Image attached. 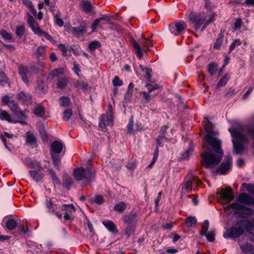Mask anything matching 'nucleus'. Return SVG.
Wrapping results in <instances>:
<instances>
[{"instance_id": "44", "label": "nucleus", "mask_w": 254, "mask_h": 254, "mask_svg": "<svg viewBox=\"0 0 254 254\" xmlns=\"http://www.w3.org/2000/svg\"><path fill=\"white\" fill-rule=\"evenodd\" d=\"M34 113L37 117H43L45 115V108L41 106H38L35 108Z\"/></svg>"}, {"instance_id": "13", "label": "nucleus", "mask_w": 254, "mask_h": 254, "mask_svg": "<svg viewBox=\"0 0 254 254\" xmlns=\"http://www.w3.org/2000/svg\"><path fill=\"white\" fill-rule=\"evenodd\" d=\"M189 179L187 181L186 183L184 185V187L183 189H184L187 191L191 190L192 185L193 184H195L197 186H200L201 184L200 180L198 179L195 176H192L191 174L188 176Z\"/></svg>"}, {"instance_id": "64", "label": "nucleus", "mask_w": 254, "mask_h": 254, "mask_svg": "<svg viewBox=\"0 0 254 254\" xmlns=\"http://www.w3.org/2000/svg\"><path fill=\"white\" fill-rule=\"evenodd\" d=\"M43 141H47L48 140V135L44 128L41 129L39 131Z\"/></svg>"}, {"instance_id": "2", "label": "nucleus", "mask_w": 254, "mask_h": 254, "mask_svg": "<svg viewBox=\"0 0 254 254\" xmlns=\"http://www.w3.org/2000/svg\"><path fill=\"white\" fill-rule=\"evenodd\" d=\"M247 220H240L237 221L234 225L227 229L223 234L225 238H236L239 237L244 232L246 228V224H249Z\"/></svg>"}, {"instance_id": "1", "label": "nucleus", "mask_w": 254, "mask_h": 254, "mask_svg": "<svg viewBox=\"0 0 254 254\" xmlns=\"http://www.w3.org/2000/svg\"><path fill=\"white\" fill-rule=\"evenodd\" d=\"M203 152L201 154V164L205 168H210L218 165L222 160L223 150L221 141L210 134H206L204 137Z\"/></svg>"}, {"instance_id": "6", "label": "nucleus", "mask_w": 254, "mask_h": 254, "mask_svg": "<svg viewBox=\"0 0 254 254\" xmlns=\"http://www.w3.org/2000/svg\"><path fill=\"white\" fill-rule=\"evenodd\" d=\"M187 27V24L183 21H176L169 25L170 31L175 36L183 33Z\"/></svg>"}, {"instance_id": "26", "label": "nucleus", "mask_w": 254, "mask_h": 254, "mask_svg": "<svg viewBox=\"0 0 254 254\" xmlns=\"http://www.w3.org/2000/svg\"><path fill=\"white\" fill-rule=\"evenodd\" d=\"M242 251L247 254H254V246L250 243H247L240 246Z\"/></svg>"}, {"instance_id": "40", "label": "nucleus", "mask_w": 254, "mask_h": 254, "mask_svg": "<svg viewBox=\"0 0 254 254\" xmlns=\"http://www.w3.org/2000/svg\"><path fill=\"white\" fill-rule=\"evenodd\" d=\"M59 209L61 211H65V212H68L69 214L75 211L74 207L72 204H63L60 206Z\"/></svg>"}, {"instance_id": "57", "label": "nucleus", "mask_w": 254, "mask_h": 254, "mask_svg": "<svg viewBox=\"0 0 254 254\" xmlns=\"http://www.w3.org/2000/svg\"><path fill=\"white\" fill-rule=\"evenodd\" d=\"M242 42L240 39H236L233 41L229 47V53L231 52L236 46L241 45Z\"/></svg>"}, {"instance_id": "29", "label": "nucleus", "mask_w": 254, "mask_h": 254, "mask_svg": "<svg viewBox=\"0 0 254 254\" xmlns=\"http://www.w3.org/2000/svg\"><path fill=\"white\" fill-rule=\"evenodd\" d=\"M46 51V47L40 46L36 50L35 55L37 59L43 60L45 57Z\"/></svg>"}, {"instance_id": "54", "label": "nucleus", "mask_w": 254, "mask_h": 254, "mask_svg": "<svg viewBox=\"0 0 254 254\" xmlns=\"http://www.w3.org/2000/svg\"><path fill=\"white\" fill-rule=\"evenodd\" d=\"M209 223L208 220H204V221L203 222V223L202 224V225L201 227V229L200 232V234L201 235L203 236L204 234H206V232H207V231L208 229V228H209Z\"/></svg>"}, {"instance_id": "11", "label": "nucleus", "mask_w": 254, "mask_h": 254, "mask_svg": "<svg viewBox=\"0 0 254 254\" xmlns=\"http://www.w3.org/2000/svg\"><path fill=\"white\" fill-rule=\"evenodd\" d=\"M230 208L232 209H236L242 211V214L248 216H250L253 215L254 210L244 205L243 204H240L237 202L232 203L230 205Z\"/></svg>"}, {"instance_id": "49", "label": "nucleus", "mask_w": 254, "mask_h": 254, "mask_svg": "<svg viewBox=\"0 0 254 254\" xmlns=\"http://www.w3.org/2000/svg\"><path fill=\"white\" fill-rule=\"evenodd\" d=\"M63 72V69L62 68L54 69L49 73V77H51V78H53L58 76L60 73H62Z\"/></svg>"}, {"instance_id": "31", "label": "nucleus", "mask_w": 254, "mask_h": 254, "mask_svg": "<svg viewBox=\"0 0 254 254\" xmlns=\"http://www.w3.org/2000/svg\"><path fill=\"white\" fill-rule=\"evenodd\" d=\"M26 143L31 145L36 144V137L33 133L29 131L26 133Z\"/></svg>"}, {"instance_id": "36", "label": "nucleus", "mask_w": 254, "mask_h": 254, "mask_svg": "<svg viewBox=\"0 0 254 254\" xmlns=\"http://www.w3.org/2000/svg\"><path fill=\"white\" fill-rule=\"evenodd\" d=\"M193 146L191 143H190L188 149H187L185 152H184L181 156V159L183 160H187L189 159L190 156L193 152Z\"/></svg>"}, {"instance_id": "34", "label": "nucleus", "mask_w": 254, "mask_h": 254, "mask_svg": "<svg viewBox=\"0 0 254 254\" xmlns=\"http://www.w3.org/2000/svg\"><path fill=\"white\" fill-rule=\"evenodd\" d=\"M127 208V204L124 201H121L116 204L114 209L115 211L119 213L123 212Z\"/></svg>"}, {"instance_id": "15", "label": "nucleus", "mask_w": 254, "mask_h": 254, "mask_svg": "<svg viewBox=\"0 0 254 254\" xmlns=\"http://www.w3.org/2000/svg\"><path fill=\"white\" fill-rule=\"evenodd\" d=\"M17 98L19 101L24 105H29L31 103L32 97L27 92L21 91L17 95Z\"/></svg>"}, {"instance_id": "56", "label": "nucleus", "mask_w": 254, "mask_h": 254, "mask_svg": "<svg viewBox=\"0 0 254 254\" xmlns=\"http://www.w3.org/2000/svg\"><path fill=\"white\" fill-rule=\"evenodd\" d=\"M101 46L100 42L94 41L91 42L89 45V49L91 51H94L95 49L100 47Z\"/></svg>"}, {"instance_id": "35", "label": "nucleus", "mask_w": 254, "mask_h": 254, "mask_svg": "<svg viewBox=\"0 0 254 254\" xmlns=\"http://www.w3.org/2000/svg\"><path fill=\"white\" fill-rule=\"evenodd\" d=\"M73 184V180L71 177L65 175L64 176L63 186L66 189L69 190Z\"/></svg>"}, {"instance_id": "41", "label": "nucleus", "mask_w": 254, "mask_h": 254, "mask_svg": "<svg viewBox=\"0 0 254 254\" xmlns=\"http://www.w3.org/2000/svg\"><path fill=\"white\" fill-rule=\"evenodd\" d=\"M134 86V84L132 82L129 83L127 90L125 94V98L126 99L129 100L131 98Z\"/></svg>"}, {"instance_id": "50", "label": "nucleus", "mask_w": 254, "mask_h": 254, "mask_svg": "<svg viewBox=\"0 0 254 254\" xmlns=\"http://www.w3.org/2000/svg\"><path fill=\"white\" fill-rule=\"evenodd\" d=\"M203 236H205L208 242H213L215 240V234L214 230H210L207 233L206 232V234H204Z\"/></svg>"}, {"instance_id": "25", "label": "nucleus", "mask_w": 254, "mask_h": 254, "mask_svg": "<svg viewBox=\"0 0 254 254\" xmlns=\"http://www.w3.org/2000/svg\"><path fill=\"white\" fill-rule=\"evenodd\" d=\"M35 34L40 37L44 36L46 39L50 41L53 44L56 43V41L50 35H49L46 31L42 30L40 28L37 29Z\"/></svg>"}, {"instance_id": "61", "label": "nucleus", "mask_w": 254, "mask_h": 254, "mask_svg": "<svg viewBox=\"0 0 254 254\" xmlns=\"http://www.w3.org/2000/svg\"><path fill=\"white\" fill-rule=\"evenodd\" d=\"M168 128V127L167 126H163L160 130L159 135L163 136H164L165 137V138L169 139V135L168 134V132L166 131Z\"/></svg>"}, {"instance_id": "43", "label": "nucleus", "mask_w": 254, "mask_h": 254, "mask_svg": "<svg viewBox=\"0 0 254 254\" xmlns=\"http://www.w3.org/2000/svg\"><path fill=\"white\" fill-rule=\"evenodd\" d=\"M205 124L204 125V128L205 131L208 133L207 134H209L212 132V128L213 127L212 124L209 121L208 117H207L205 118Z\"/></svg>"}, {"instance_id": "28", "label": "nucleus", "mask_w": 254, "mask_h": 254, "mask_svg": "<svg viewBox=\"0 0 254 254\" xmlns=\"http://www.w3.org/2000/svg\"><path fill=\"white\" fill-rule=\"evenodd\" d=\"M15 34L16 36L21 39L26 35V27L24 25L17 26L15 28Z\"/></svg>"}, {"instance_id": "48", "label": "nucleus", "mask_w": 254, "mask_h": 254, "mask_svg": "<svg viewBox=\"0 0 254 254\" xmlns=\"http://www.w3.org/2000/svg\"><path fill=\"white\" fill-rule=\"evenodd\" d=\"M224 36L220 34L219 37L217 39L216 42L214 44L213 48L216 50H219L222 44Z\"/></svg>"}, {"instance_id": "18", "label": "nucleus", "mask_w": 254, "mask_h": 254, "mask_svg": "<svg viewBox=\"0 0 254 254\" xmlns=\"http://www.w3.org/2000/svg\"><path fill=\"white\" fill-rule=\"evenodd\" d=\"M86 26L83 24L80 27H71L70 31L73 36L78 37L86 32Z\"/></svg>"}, {"instance_id": "4", "label": "nucleus", "mask_w": 254, "mask_h": 254, "mask_svg": "<svg viewBox=\"0 0 254 254\" xmlns=\"http://www.w3.org/2000/svg\"><path fill=\"white\" fill-rule=\"evenodd\" d=\"M232 137V140L234 148V151L237 154H241L244 151L243 142L247 140L246 135L242 132L236 129H229Z\"/></svg>"}, {"instance_id": "24", "label": "nucleus", "mask_w": 254, "mask_h": 254, "mask_svg": "<svg viewBox=\"0 0 254 254\" xmlns=\"http://www.w3.org/2000/svg\"><path fill=\"white\" fill-rule=\"evenodd\" d=\"M103 225L110 232L117 233L116 225L111 220H106L102 222Z\"/></svg>"}, {"instance_id": "19", "label": "nucleus", "mask_w": 254, "mask_h": 254, "mask_svg": "<svg viewBox=\"0 0 254 254\" xmlns=\"http://www.w3.org/2000/svg\"><path fill=\"white\" fill-rule=\"evenodd\" d=\"M27 18L26 19L28 26L31 28L33 32L35 33L38 28H40L39 24L36 21L34 18L29 13H27Z\"/></svg>"}, {"instance_id": "20", "label": "nucleus", "mask_w": 254, "mask_h": 254, "mask_svg": "<svg viewBox=\"0 0 254 254\" xmlns=\"http://www.w3.org/2000/svg\"><path fill=\"white\" fill-rule=\"evenodd\" d=\"M18 72L22 78V81L26 84H27L29 82L27 75L30 74L29 68L27 66L21 65L19 68Z\"/></svg>"}, {"instance_id": "33", "label": "nucleus", "mask_w": 254, "mask_h": 254, "mask_svg": "<svg viewBox=\"0 0 254 254\" xmlns=\"http://www.w3.org/2000/svg\"><path fill=\"white\" fill-rule=\"evenodd\" d=\"M0 120L9 123L13 122L10 115L5 111L0 109Z\"/></svg>"}, {"instance_id": "62", "label": "nucleus", "mask_w": 254, "mask_h": 254, "mask_svg": "<svg viewBox=\"0 0 254 254\" xmlns=\"http://www.w3.org/2000/svg\"><path fill=\"white\" fill-rule=\"evenodd\" d=\"M7 82V78L4 72H0V85H4Z\"/></svg>"}, {"instance_id": "47", "label": "nucleus", "mask_w": 254, "mask_h": 254, "mask_svg": "<svg viewBox=\"0 0 254 254\" xmlns=\"http://www.w3.org/2000/svg\"><path fill=\"white\" fill-rule=\"evenodd\" d=\"M196 219L191 216L188 217L185 219V223L188 226L190 227H192L194 226L195 224L196 223Z\"/></svg>"}, {"instance_id": "37", "label": "nucleus", "mask_w": 254, "mask_h": 254, "mask_svg": "<svg viewBox=\"0 0 254 254\" xmlns=\"http://www.w3.org/2000/svg\"><path fill=\"white\" fill-rule=\"evenodd\" d=\"M59 102L61 106L67 108L69 106L70 99L67 96H63L59 98Z\"/></svg>"}, {"instance_id": "52", "label": "nucleus", "mask_w": 254, "mask_h": 254, "mask_svg": "<svg viewBox=\"0 0 254 254\" xmlns=\"http://www.w3.org/2000/svg\"><path fill=\"white\" fill-rule=\"evenodd\" d=\"M169 139L165 138L164 136L159 135L156 138V146H163V143L168 140Z\"/></svg>"}, {"instance_id": "5", "label": "nucleus", "mask_w": 254, "mask_h": 254, "mask_svg": "<svg viewBox=\"0 0 254 254\" xmlns=\"http://www.w3.org/2000/svg\"><path fill=\"white\" fill-rule=\"evenodd\" d=\"M8 106L14 115L19 119V121L14 122V123H20L22 125H26V123L24 121L27 118L25 112L21 111L18 104L15 102V101L13 100V101H11L9 103Z\"/></svg>"}, {"instance_id": "23", "label": "nucleus", "mask_w": 254, "mask_h": 254, "mask_svg": "<svg viewBox=\"0 0 254 254\" xmlns=\"http://www.w3.org/2000/svg\"><path fill=\"white\" fill-rule=\"evenodd\" d=\"M132 45L133 49L135 50V54L137 57L141 59L143 57V53L142 52H146V51L144 50H142L138 43L135 40H133L132 41Z\"/></svg>"}, {"instance_id": "58", "label": "nucleus", "mask_w": 254, "mask_h": 254, "mask_svg": "<svg viewBox=\"0 0 254 254\" xmlns=\"http://www.w3.org/2000/svg\"><path fill=\"white\" fill-rule=\"evenodd\" d=\"M0 34L3 38H4V39H5L6 40H10L12 39L11 34L10 33L7 32L5 30H3V29L1 30L0 31Z\"/></svg>"}, {"instance_id": "45", "label": "nucleus", "mask_w": 254, "mask_h": 254, "mask_svg": "<svg viewBox=\"0 0 254 254\" xmlns=\"http://www.w3.org/2000/svg\"><path fill=\"white\" fill-rule=\"evenodd\" d=\"M218 65L214 63L210 64L208 65V71L211 75L215 74L217 70Z\"/></svg>"}, {"instance_id": "59", "label": "nucleus", "mask_w": 254, "mask_h": 254, "mask_svg": "<svg viewBox=\"0 0 254 254\" xmlns=\"http://www.w3.org/2000/svg\"><path fill=\"white\" fill-rule=\"evenodd\" d=\"M243 24L241 18H238L236 19V22L234 24V26L233 27V29L235 30H239L241 29Z\"/></svg>"}, {"instance_id": "3", "label": "nucleus", "mask_w": 254, "mask_h": 254, "mask_svg": "<svg viewBox=\"0 0 254 254\" xmlns=\"http://www.w3.org/2000/svg\"><path fill=\"white\" fill-rule=\"evenodd\" d=\"M73 176L77 181L85 179L86 184L91 183L95 178V171L92 167L85 169L83 167L77 168L73 171Z\"/></svg>"}, {"instance_id": "39", "label": "nucleus", "mask_w": 254, "mask_h": 254, "mask_svg": "<svg viewBox=\"0 0 254 254\" xmlns=\"http://www.w3.org/2000/svg\"><path fill=\"white\" fill-rule=\"evenodd\" d=\"M82 8L84 11L86 13H89L91 12L93 6L92 4L88 1H82Z\"/></svg>"}, {"instance_id": "42", "label": "nucleus", "mask_w": 254, "mask_h": 254, "mask_svg": "<svg viewBox=\"0 0 254 254\" xmlns=\"http://www.w3.org/2000/svg\"><path fill=\"white\" fill-rule=\"evenodd\" d=\"M52 158L53 163L58 170L59 169L61 159L58 154H50Z\"/></svg>"}, {"instance_id": "10", "label": "nucleus", "mask_w": 254, "mask_h": 254, "mask_svg": "<svg viewBox=\"0 0 254 254\" xmlns=\"http://www.w3.org/2000/svg\"><path fill=\"white\" fill-rule=\"evenodd\" d=\"M232 162V157L230 156H227L226 158L217 169V172L220 175L224 174L230 169Z\"/></svg>"}, {"instance_id": "55", "label": "nucleus", "mask_w": 254, "mask_h": 254, "mask_svg": "<svg viewBox=\"0 0 254 254\" xmlns=\"http://www.w3.org/2000/svg\"><path fill=\"white\" fill-rule=\"evenodd\" d=\"M236 94L235 89L230 88L227 90H226L225 97L228 99L233 97Z\"/></svg>"}, {"instance_id": "22", "label": "nucleus", "mask_w": 254, "mask_h": 254, "mask_svg": "<svg viewBox=\"0 0 254 254\" xmlns=\"http://www.w3.org/2000/svg\"><path fill=\"white\" fill-rule=\"evenodd\" d=\"M5 223V228L8 230H13L15 229L18 224L16 221L11 218H5L4 220Z\"/></svg>"}, {"instance_id": "7", "label": "nucleus", "mask_w": 254, "mask_h": 254, "mask_svg": "<svg viewBox=\"0 0 254 254\" xmlns=\"http://www.w3.org/2000/svg\"><path fill=\"white\" fill-rule=\"evenodd\" d=\"M217 193L219 195L220 199L221 200L229 202L234 199L233 191L230 187H226L225 189H221L220 190L218 189Z\"/></svg>"}, {"instance_id": "14", "label": "nucleus", "mask_w": 254, "mask_h": 254, "mask_svg": "<svg viewBox=\"0 0 254 254\" xmlns=\"http://www.w3.org/2000/svg\"><path fill=\"white\" fill-rule=\"evenodd\" d=\"M237 200L241 203L247 205H254V198L249 195L246 193H240L238 195Z\"/></svg>"}, {"instance_id": "30", "label": "nucleus", "mask_w": 254, "mask_h": 254, "mask_svg": "<svg viewBox=\"0 0 254 254\" xmlns=\"http://www.w3.org/2000/svg\"><path fill=\"white\" fill-rule=\"evenodd\" d=\"M69 83V81L67 78L63 77L59 78L56 83L57 88L60 89H64Z\"/></svg>"}, {"instance_id": "32", "label": "nucleus", "mask_w": 254, "mask_h": 254, "mask_svg": "<svg viewBox=\"0 0 254 254\" xmlns=\"http://www.w3.org/2000/svg\"><path fill=\"white\" fill-rule=\"evenodd\" d=\"M22 3L27 7H28L32 13L35 16H36L37 15V10L34 8V6L31 2V0H22Z\"/></svg>"}, {"instance_id": "53", "label": "nucleus", "mask_w": 254, "mask_h": 254, "mask_svg": "<svg viewBox=\"0 0 254 254\" xmlns=\"http://www.w3.org/2000/svg\"><path fill=\"white\" fill-rule=\"evenodd\" d=\"M72 114V111L70 109H66L63 113V120L67 122L70 119L71 115Z\"/></svg>"}, {"instance_id": "21", "label": "nucleus", "mask_w": 254, "mask_h": 254, "mask_svg": "<svg viewBox=\"0 0 254 254\" xmlns=\"http://www.w3.org/2000/svg\"><path fill=\"white\" fill-rule=\"evenodd\" d=\"M45 205L49 213H54L60 207H58L57 204L54 203L52 199L50 198H46Z\"/></svg>"}, {"instance_id": "9", "label": "nucleus", "mask_w": 254, "mask_h": 254, "mask_svg": "<svg viewBox=\"0 0 254 254\" xmlns=\"http://www.w3.org/2000/svg\"><path fill=\"white\" fill-rule=\"evenodd\" d=\"M37 169L36 170H30L29 172L30 176L36 182H42L43 181L44 174L42 172L43 167L40 166L39 163H37Z\"/></svg>"}, {"instance_id": "63", "label": "nucleus", "mask_w": 254, "mask_h": 254, "mask_svg": "<svg viewBox=\"0 0 254 254\" xmlns=\"http://www.w3.org/2000/svg\"><path fill=\"white\" fill-rule=\"evenodd\" d=\"M112 82L114 86H121L123 85V81L120 79L118 76L114 77Z\"/></svg>"}, {"instance_id": "8", "label": "nucleus", "mask_w": 254, "mask_h": 254, "mask_svg": "<svg viewBox=\"0 0 254 254\" xmlns=\"http://www.w3.org/2000/svg\"><path fill=\"white\" fill-rule=\"evenodd\" d=\"M113 126V117L111 115L103 114L100 117L99 126L102 131H105L107 126Z\"/></svg>"}, {"instance_id": "12", "label": "nucleus", "mask_w": 254, "mask_h": 254, "mask_svg": "<svg viewBox=\"0 0 254 254\" xmlns=\"http://www.w3.org/2000/svg\"><path fill=\"white\" fill-rule=\"evenodd\" d=\"M189 20L194 24L195 29H199L201 25L205 22L204 18L201 17L198 14L191 12L188 16Z\"/></svg>"}, {"instance_id": "46", "label": "nucleus", "mask_w": 254, "mask_h": 254, "mask_svg": "<svg viewBox=\"0 0 254 254\" xmlns=\"http://www.w3.org/2000/svg\"><path fill=\"white\" fill-rule=\"evenodd\" d=\"M61 13L58 11L54 16V20L55 23L60 27H62L64 25V21L62 18H61Z\"/></svg>"}, {"instance_id": "17", "label": "nucleus", "mask_w": 254, "mask_h": 254, "mask_svg": "<svg viewBox=\"0 0 254 254\" xmlns=\"http://www.w3.org/2000/svg\"><path fill=\"white\" fill-rule=\"evenodd\" d=\"M123 220L125 223H127L129 225L135 224L138 221L136 213L133 211L130 212L123 217Z\"/></svg>"}, {"instance_id": "38", "label": "nucleus", "mask_w": 254, "mask_h": 254, "mask_svg": "<svg viewBox=\"0 0 254 254\" xmlns=\"http://www.w3.org/2000/svg\"><path fill=\"white\" fill-rule=\"evenodd\" d=\"M49 174L51 176L53 182H55L58 185H61V182L59 179L58 177L56 174V172L54 171L53 168H49L48 170Z\"/></svg>"}, {"instance_id": "16", "label": "nucleus", "mask_w": 254, "mask_h": 254, "mask_svg": "<svg viewBox=\"0 0 254 254\" xmlns=\"http://www.w3.org/2000/svg\"><path fill=\"white\" fill-rule=\"evenodd\" d=\"M64 144L61 141H54L51 145L50 154H59L62 152Z\"/></svg>"}, {"instance_id": "27", "label": "nucleus", "mask_w": 254, "mask_h": 254, "mask_svg": "<svg viewBox=\"0 0 254 254\" xmlns=\"http://www.w3.org/2000/svg\"><path fill=\"white\" fill-rule=\"evenodd\" d=\"M48 90V86L42 81H39L37 82V87L36 91L39 94H45Z\"/></svg>"}, {"instance_id": "60", "label": "nucleus", "mask_w": 254, "mask_h": 254, "mask_svg": "<svg viewBox=\"0 0 254 254\" xmlns=\"http://www.w3.org/2000/svg\"><path fill=\"white\" fill-rule=\"evenodd\" d=\"M146 86L149 93H151L153 91L158 89L159 87V85L157 84L153 85L151 84H147Z\"/></svg>"}, {"instance_id": "51", "label": "nucleus", "mask_w": 254, "mask_h": 254, "mask_svg": "<svg viewBox=\"0 0 254 254\" xmlns=\"http://www.w3.org/2000/svg\"><path fill=\"white\" fill-rule=\"evenodd\" d=\"M229 79V76L228 74H225L219 81L217 86L218 87H222L226 85Z\"/></svg>"}]
</instances>
